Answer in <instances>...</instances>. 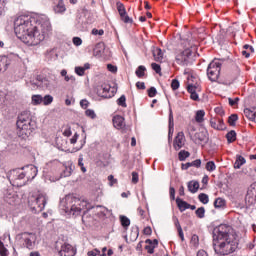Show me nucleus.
<instances>
[{"label": "nucleus", "instance_id": "f257e3e1", "mask_svg": "<svg viewBox=\"0 0 256 256\" xmlns=\"http://www.w3.org/2000/svg\"><path fill=\"white\" fill-rule=\"evenodd\" d=\"M14 32L25 45H40L51 33V22L47 16L33 18L21 15L14 20Z\"/></svg>", "mask_w": 256, "mask_h": 256}, {"label": "nucleus", "instance_id": "f03ea898", "mask_svg": "<svg viewBox=\"0 0 256 256\" xmlns=\"http://www.w3.org/2000/svg\"><path fill=\"white\" fill-rule=\"evenodd\" d=\"M17 129H18V137H21V139H28L33 131H35V121L31 118V112L30 111H23L18 116V120L16 122Z\"/></svg>", "mask_w": 256, "mask_h": 256}, {"label": "nucleus", "instance_id": "7ed1b4c3", "mask_svg": "<svg viewBox=\"0 0 256 256\" xmlns=\"http://www.w3.org/2000/svg\"><path fill=\"white\" fill-rule=\"evenodd\" d=\"M89 203L87 200H81L73 195H67L64 201V211L68 213V215H73L77 217L81 215V211L85 209H91L88 207Z\"/></svg>", "mask_w": 256, "mask_h": 256}, {"label": "nucleus", "instance_id": "20e7f679", "mask_svg": "<svg viewBox=\"0 0 256 256\" xmlns=\"http://www.w3.org/2000/svg\"><path fill=\"white\" fill-rule=\"evenodd\" d=\"M235 238L233 228L227 224H220L213 230V243H220L222 241H231Z\"/></svg>", "mask_w": 256, "mask_h": 256}, {"label": "nucleus", "instance_id": "39448f33", "mask_svg": "<svg viewBox=\"0 0 256 256\" xmlns=\"http://www.w3.org/2000/svg\"><path fill=\"white\" fill-rule=\"evenodd\" d=\"M213 247L216 255L226 256L235 253L239 248V243L237 242V239L226 240L222 242H214Z\"/></svg>", "mask_w": 256, "mask_h": 256}, {"label": "nucleus", "instance_id": "423d86ee", "mask_svg": "<svg viewBox=\"0 0 256 256\" xmlns=\"http://www.w3.org/2000/svg\"><path fill=\"white\" fill-rule=\"evenodd\" d=\"M28 205L35 213H41L45 209V205H47V194L40 193L36 198H30Z\"/></svg>", "mask_w": 256, "mask_h": 256}, {"label": "nucleus", "instance_id": "0eeeda50", "mask_svg": "<svg viewBox=\"0 0 256 256\" xmlns=\"http://www.w3.org/2000/svg\"><path fill=\"white\" fill-rule=\"evenodd\" d=\"M221 60L214 59L209 63L207 68V75L210 81H217L221 74Z\"/></svg>", "mask_w": 256, "mask_h": 256}, {"label": "nucleus", "instance_id": "6e6552de", "mask_svg": "<svg viewBox=\"0 0 256 256\" xmlns=\"http://www.w3.org/2000/svg\"><path fill=\"white\" fill-rule=\"evenodd\" d=\"M115 93H117V89L112 88L111 90V86L108 84H102L97 87V95L103 99H111V97H115Z\"/></svg>", "mask_w": 256, "mask_h": 256}, {"label": "nucleus", "instance_id": "1a4fd4ad", "mask_svg": "<svg viewBox=\"0 0 256 256\" xmlns=\"http://www.w3.org/2000/svg\"><path fill=\"white\" fill-rule=\"evenodd\" d=\"M37 87L41 89H47L48 91H53L55 89V79L54 78H46L42 76H37Z\"/></svg>", "mask_w": 256, "mask_h": 256}, {"label": "nucleus", "instance_id": "9d476101", "mask_svg": "<svg viewBox=\"0 0 256 256\" xmlns=\"http://www.w3.org/2000/svg\"><path fill=\"white\" fill-rule=\"evenodd\" d=\"M191 55V50L189 48H186L184 51L176 55V63L178 65H181L182 67L189 65V63H191Z\"/></svg>", "mask_w": 256, "mask_h": 256}, {"label": "nucleus", "instance_id": "9b49d317", "mask_svg": "<svg viewBox=\"0 0 256 256\" xmlns=\"http://www.w3.org/2000/svg\"><path fill=\"white\" fill-rule=\"evenodd\" d=\"M8 179H11V181H13L14 183H19V181H23V184H25L27 181L23 168L11 170Z\"/></svg>", "mask_w": 256, "mask_h": 256}, {"label": "nucleus", "instance_id": "f8f14e48", "mask_svg": "<svg viewBox=\"0 0 256 256\" xmlns=\"http://www.w3.org/2000/svg\"><path fill=\"white\" fill-rule=\"evenodd\" d=\"M116 7L120 15V19L123 21V23H133V19L127 15V10L125 9V5L123 3L117 2Z\"/></svg>", "mask_w": 256, "mask_h": 256}, {"label": "nucleus", "instance_id": "ddd939ff", "mask_svg": "<svg viewBox=\"0 0 256 256\" xmlns=\"http://www.w3.org/2000/svg\"><path fill=\"white\" fill-rule=\"evenodd\" d=\"M58 253L60 256H75L77 255V249L69 243H64L61 245V249Z\"/></svg>", "mask_w": 256, "mask_h": 256}, {"label": "nucleus", "instance_id": "4468645a", "mask_svg": "<svg viewBox=\"0 0 256 256\" xmlns=\"http://www.w3.org/2000/svg\"><path fill=\"white\" fill-rule=\"evenodd\" d=\"M37 241V234L24 233V245L27 249H35V243Z\"/></svg>", "mask_w": 256, "mask_h": 256}, {"label": "nucleus", "instance_id": "2eb2a0df", "mask_svg": "<svg viewBox=\"0 0 256 256\" xmlns=\"http://www.w3.org/2000/svg\"><path fill=\"white\" fill-rule=\"evenodd\" d=\"M24 170V175L26 177V181H33L35 177H37L38 169L35 165H28L22 168Z\"/></svg>", "mask_w": 256, "mask_h": 256}, {"label": "nucleus", "instance_id": "dca6fc26", "mask_svg": "<svg viewBox=\"0 0 256 256\" xmlns=\"http://www.w3.org/2000/svg\"><path fill=\"white\" fill-rule=\"evenodd\" d=\"M185 145V134L183 132H178L174 139L173 147L175 151H179Z\"/></svg>", "mask_w": 256, "mask_h": 256}, {"label": "nucleus", "instance_id": "f3484780", "mask_svg": "<svg viewBox=\"0 0 256 256\" xmlns=\"http://www.w3.org/2000/svg\"><path fill=\"white\" fill-rule=\"evenodd\" d=\"M246 203L248 205H255L256 203V189L253 187L248 188L246 197H245Z\"/></svg>", "mask_w": 256, "mask_h": 256}, {"label": "nucleus", "instance_id": "a211bd4d", "mask_svg": "<svg viewBox=\"0 0 256 256\" xmlns=\"http://www.w3.org/2000/svg\"><path fill=\"white\" fill-rule=\"evenodd\" d=\"M210 125L213 129H216L217 131L225 130V123L221 118H212L210 120Z\"/></svg>", "mask_w": 256, "mask_h": 256}, {"label": "nucleus", "instance_id": "6ab92c4d", "mask_svg": "<svg viewBox=\"0 0 256 256\" xmlns=\"http://www.w3.org/2000/svg\"><path fill=\"white\" fill-rule=\"evenodd\" d=\"M112 121L115 129H123L125 127V118L123 116L116 115Z\"/></svg>", "mask_w": 256, "mask_h": 256}, {"label": "nucleus", "instance_id": "aec40b11", "mask_svg": "<svg viewBox=\"0 0 256 256\" xmlns=\"http://www.w3.org/2000/svg\"><path fill=\"white\" fill-rule=\"evenodd\" d=\"M105 53V43L99 42L95 45L93 50L94 57H101Z\"/></svg>", "mask_w": 256, "mask_h": 256}, {"label": "nucleus", "instance_id": "412c9836", "mask_svg": "<svg viewBox=\"0 0 256 256\" xmlns=\"http://www.w3.org/2000/svg\"><path fill=\"white\" fill-rule=\"evenodd\" d=\"M9 65H11V60L7 56H0V73L7 71Z\"/></svg>", "mask_w": 256, "mask_h": 256}, {"label": "nucleus", "instance_id": "4be33fe9", "mask_svg": "<svg viewBox=\"0 0 256 256\" xmlns=\"http://www.w3.org/2000/svg\"><path fill=\"white\" fill-rule=\"evenodd\" d=\"M67 11V7H65V2L63 0H59L56 5H54V13L62 15Z\"/></svg>", "mask_w": 256, "mask_h": 256}, {"label": "nucleus", "instance_id": "5701e85b", "mask_svg": "<svg viewBox=\"0 0 256 256\" xmlns=\"http://www.w3.org/2000/svg\"><path fill=\"white\" fill-rule=\"evenodd\" d=\"M175 123L173 120V110L170 109L169 113V132H168V137L171 139L173 137V131H174Z\"/></svg>", "mask_w": 256, "mask_h": 256}, {"label": "nucleus", "instance_id": "b1692460", "mask_svg": "<svg viewBox=\"0 0 256 256\" xmlns=\"http://www.w3.org/2000/svg\"><path fill=\"white\" fill-rule=\"evenodd\" d=\"M247 161L245 160V158L241 155H238L236 157V161L234 163V169H241V167H243V165H245Z\"/></svg>", "mask_w": 256, "mask_h": 256}, {"label": "nucleus", "instance_id": "393cba45", "mask_svg": "<svg viewBox=\"0 0 256 256\" xmlns=\"http://www.w3.org/2000/svg\"><path fill=\"white\" fill-rule=\"evenodd\" d=\"M188 191L190 193H197L199 191V183L197 181L188 182Z\"/></svg>", "mask_w": 256, "mask_h": 256}, {"label": "nucleus", "instance_id": "a878e982", "mask_svg": "<svg viewBox=\"0 0 256 256\" xmlns=\"http://www.w3.org/2000/svg\"><path fill=\"white\" fill-rule=\"evenodd\" d=\"M176 203L181 212L186 211V209H189V203L185 202L181 198H177Z\"/></svg>", "mask_w": 256, "mask_h": 256}, {"label": "nucleus", "instance_id": "bb28decb", "mask_svg": "<svg viewBox=\"0 0 256 256\" xmlns=\"http://www.w3.org/2000/svg\"><path fill=\"white\" fill-rule=\"evenodd\" d=\"M153 57L155 61H157L158 63H161V61H163V51L160 48H156L153 51Z\"/></svg>", "mask_w": 256, "mask_h": 256}, {"label": "nucleus", "instance_id": "cd10ccee", "mask_svg": "<svg viewBox=\"0 0 256 256\" xmlns=\"http://www.w3.org/2000/svg\"><path fill=\"white\" fill-rule=\"evenodd\" d=\"M226 201L223 198H217L214 201V207L215 209H225Z\"/></svg>", "mask_w": 256, "mask_h": 256}, {"label": "nucleus", "instance_id": "c85d7f7f", "mask_svg": "<svg viewBox=\"0 0 256 256\" xmlns=\"http://www.w3.org/2000/svg\"><path fill=\"white\" fill-rule=\"evenodd\" d=\"M31 101L32 105H41V103H43V96L40 94L32 95Z\"/></svg>", "mask_w": 256, "mask_h": 256}, {"label": "nucleus", "instance_id": "c756f323", "mask_svg": "<svg viewBox=\"0 0 256 256\" xmlns=\"http://www.w3.org/2000/svg\"><path fill=\"white\" fill-rule=\"evenodd\" d=\"M226 139L228 143H233L237 140V132L235 130H231L226 134Z\"/></svg>", "mask_w": 256, "mask_h": 256}, {"label": "nucleus", "instance_id": "7c9ffc66", "mask_svg": "<svg viewBox=\"0 0 256 256\" xmlns=\"http://www.w3.org/2000/svg\"><path fill=\"white\" fill-rule=\"evenodd\" d=\"M19 198L17 197V195L13 194H9L5 197V201L8 202L9 205H15V203H17V200Z\"/></svg>", "mask_w": 256, "mask_h": 256}, {"label": "nucleus", "instance_id": "2f4dec72", "mask_svg": "<svg viewBox=\"0 0 256 256\" xmlns=\"http://www.w3.org/2000/svg\"><path fill=\"white\" fill-rule=\"evenodd\" d=\"M205 117V111L204 110H198L196 112L195 120L197 123H203Z\"/></svg>", "mask_w": 256, "mask_h": 256}, {"label": "nucleus", "instance_id": "473e14b6", "mask_svg": "<svg viewBox=\"0 0 256 256\" xmlns=\"http://www.w3.org/2000/svg\"><path fill=\"white\" fill-rule=\"evenodd\" d=\"M244 115L250 121H254V119H255V112H253V110H251L249 108L244 109Z\"/></svg>", "mask_w": 256, "mask_h": 256}, {"label": "nucleus", "instance_id": "72a5a7b5", "mask_svg": "<svg viewBox=\"0 0 256 256\" xmlns=\"http://www.w3.org/2000/svg\"><path fill=\"white\" fill-rule=\"evenodd\" d=\"M205 169L209 173H213V171H215V169H217V165H215V162H213V161H208L206 163Z\"/></svg>", "mask_w": 256, "mask_h": 256}, {"label": "nucleus", "instance_id": "f704fd0d", "mask_svg": "<svg viewBox=\"0 0 256 256\" xmlns=\"http://www.w3.org/2000/svg\"><path fill=\"white\" fill-rule=\"evenodd\" d=\"M120 222L122 227H124V229H127V227H129V225H131V220H129V218H127V216H120Z\"/></svg>", "mask_w": 256, "mask_h": 256}, {"label": "nucleus", "instance_id": "c9c22d12", "mask_svg": "<svg viewBox=\"0 0 256 256\" xmlns=\"http://www.w3.org/2000/svg\"><path fill=\"white\" fill-rule=\"evenodd\" d=\"M191 153H189L188 151L185 150H181L178 153V159L179 161H185V159H187L188 157H190Z\"/></svg>", "mask_w": 256, "mask_h": 256}, {"label": "nucleus", "instance_id": "e433bc0d", "mask_svg": "<svg viewBox=\"0 0 256 256\" xmlns=\"http://www.w3.org/2000/svg\"><path fill=\"white\" fill-rule=\"evenodd\" d=\"M198 199H199L200 203H203V205H207V203H209V195H207L205 193H200L198 195Z\"/></svg>", "mask_w": 256, "mask_h": 256}, {"label": "nucleus", "instance_id": "4c0bfd02", "mask_svg": "<svg viewBox=\"0 0 256 256\" xmlns=\"http://www.w3.org/2000/svg\"><path fill=\"white\" fill-rule=\"evenodd\" d=\"M239 116L237 114H231L228 118V123L231 127H235V123H237Z\"/></svg>", "mask_w": 256, "mask_h": 256}, {"label": "nucleus", "instance_id": "58836bf2", "mask_svg": "<svg viewBox=\"0 0 256 256\" xmlns=\"http://www.w3.org/2000/svg\"><path fill=\"white\" fill-rule=\"evenodd\" d=\"M51 103H53V96L47 94L44 97H42V104L47 106V105H51Z\"/></svg>", "mask_w": 256, "mask_h": 256}, {"label": "nucleus", "instance_id": "ea45409f", "mask_svg": "<svg viewBox=\"0 0 256 256\" xmlns=\"http://www.w3.org/2000/svg\"><path fill=\"white\" fill-rule=\"evenodd\" d=\"M145 71H147V68H145V66L141 65L137 68L136 70V75L141 78V77H145Z\"/></svg>", "mask_w": 256, "mask_h": 256}, {"label": "nucleus", "instance_id": "a19ab883", "mask_svg": "<svg viewBox=\"0 0 256 256\" xmlns=\"http://www.w3.org/2000/svg\"><path fill=\"white\" fill-rule=\"evenodd\" d=\"M198 219H203L205 217V207H200L195 212Z\"/></svg>", "mask_w": 256, "mask_h": 256}, {"label": "nucleus", "instance_id": "79ce46f5", "mask_svg": "<svg viewBox=\"0 0 256 256\" xmlns=\"http://www.w3.org/2000/svg\"><path fill=\"white\" fill-rule=\"evenodd\" d=\"M0 255L1 256H9V250H7V248H5V245L2 243L1 240H0Z\"/></svg>", "mask_w": 256, "mask_h": 256}, {"label": "nucleus", "instance_id": "37998d69", "mask_svg": "<svg viewBox=\"0 0 256 256\" xmlns=\"http://www.w3.org/2000/svg\"><path fill=\"white\" fill-rule=\"evenodd\" d=\"M127 98L125 97V95H122L118 100H117V105H119L120 107H127Z\"/></svg>", "mask_w": 256, "mask_h": 256}, {"label": "nucleus", "instance_id": "c03bdc74", "mask_svg": "<svg viewBox=\"0 0 256 256\" xmlns=\"http://www.w3.org/2000/svg\"><path fill=\"white\" fill-rule=\"evenodd\" d=\"M72 171L73 169H71V167H65L61 173V177H71Z\"/></svg>", "mask_w": 256, "mask_h": 256}, {"label": "nucleus", "instance_id": "a18cd8bd", "mask_svg": "<svg viewBox=\"0 0 256 256\" xmlns=\"http://www.w3.org/2000/svg\"><path fill=\"white\" fill-rule=\"evenodd\" d=\"M78 165H79V167H81L82 173H87V168H85V166L83 164V155L82 154L78 158Z\"/></svg>", "mask_w": 256, "mask_h": 256}, {"label": "nucleus", "instance_id": "49530a36", "mask_svg": "<svg viewBox=\"0 0 256 256\" xmlns=\"http://www.w3.org/2000/svg\"><path fill=\"white\" fill-rule=\"evenodd\" d=\"M131 239H133V241H136L137 237H139V228L135 227L133 228L131 234H130Z\"/></svg>", "mask_w": 256, "mask_h": 256}, {"label": "nucleus", "instance_id": "de8ad7c7", "mask_svg": "<svg viewBox=\"0 0 256 256\" xmlns=\"http://www.w3.org/2000/svg\"><path fill=\"white\" fill-rule=\"evenodd\" d=\"M75 73L79 75V77H83V75H85V69L81 66H77L75 67Z\"/></svg>", "mask_w": 256, "mask_h": 256}, {"label": "nucleus", "instance_id": "09e8293b", "mask_svg": "<svg viewBox=\"0 0 256 256\" xmlns=\"http://www.w3.org/2000/svg\"><path fill=\"white\" fill-rule=\"evenodd\" d=\"M85 115L86 117H90V119H95L97 117V115L95 114V111L92 109H87L85 111Z\"/></svg>", "mask_w": 256, "mask_h": 256}, {"label": "nucleus", "instance_id": "8fccbe9b", "mask_svg": "<svg viewBox=\"0 0 256 256\" xmlns=\"http://www.w3.org/2000/svg\"><path fill=\"white\" fill-rule=\"evenodd\" d=\"M228 103L230 107H235V105H238L239 103V97H236L234 99L228 98Z\"/></svg>", "mask_w": 256, "mask_h": 256}, {"label": "nucleus", "instance_id": "3c124183", "mask_svg": "<svg viewBox=\"0 0 256 256\" xmlns=\"http://www.w3.org/2000/svg\"><path fill=\"white\" fill-rule=\"evenodd\" d=\"M187 91L188 93L193 94V93H197V86L193 85V84H189L187 86Z\"/></svg>", "mask_w": 256, "mask_h": 256}, {"label": "nucleus", "instance_id": "603ef678", "mask_svg": "<svg viewBox=\"0 0 256 256\" xmlns=\"http://www.w3.org/2000/svg\"><path fill=\"white\" fill-rule=\"evenodd\" d=\"M179 80L177 79H173L172 82H171V87L173 89V91H177V89H179Z\"/></svg>", "mask_w": 256, "mask_h": 256}, {"label": "nucleus", "instance_id": "864d4df0", "mask_svg": "<svg viewBox=\"0 0 256 256\" xmlns=\"http://www.w3.org/2000/svg\"><path fill=\"white\" fill-rule=\"evenodd\" d=\"M151 67H152L153 71H155V73H157V74L161 73V65H159L157 63H152Z\"/></svg>", "mask_w": 256, "mask_h": 256}, {"label": "nucleus", "instance_id": "5fc2aeb1", "mask_svg": "<svg viewBox=\"0 0 256 256\" xmlns=\"http://www.w3.org/2000/svg\"><path fill=\"white\" fill-rule=\"evenodd\" d=\"M132 183H134V185H137V183H139V173L132 172Z\"/></svg>", "mask_w": 256, "mask_h": 256}, {"label": "nucleus", "instance_id": "6e6d98bb", "mask_svg": "<svg viewBox=\"0 0 256 256\" xmlns=\"http://www.w3.org/2000/svg\"><path fill=\"white\" fill-rule=\"evenodd\" d=\"M155 95H157V88L156 87H151L148 90V96L149 97H155Z\"/></svg>", "mask_w": 256, "mask_h": 256}, {"label": "nucleus", "instance_id": "4d7b16f0", "mask_svg": "<svg viewBox=\"0 0 256 256\" xmlns=\"http://www.w3.org/2000/svg\"><path fill=\"white\" fill-rule=\"evenodd\" d=\"M145 249L150 255H153V253H155V246L153 245H146Z\"/></svg>", "mask_w": 256, "mask_h": 256}, {"label": "nucleus", "instance_id": "13d9d810", "mask_svg": "<svg viewBox=\"0 0 256 256\" xmlns=\"http://www.w3.org/2000/svg\"><path fill=\"white\" fill-rule=\"evenodd\" d=\"M191 167H197V169H199V167H201V159H196L192 162H190Z\"/></svg>", "mask_w": 256, "mask_h": 256}, {"label": "nucleus", "instance_id": "bf43d9fd", "mask_svg": "<svg viewBox=\"0 0 256 256\" xmlns=\"http://www.w3.org/2000/svg\"><path fill=\"white\" fill-rule=\"evenodd\" d=\"M80 107H82V109H87V107H89V101L87 99L81 100Z\"/></svg>", "mask_w": 256, "mask_h": 256}, {"label": "nucleus", "instance_id": "052dcab7", "mask_svg": "<svg viewBox=\"0 0 256 256\" xmlns=\"http://www.w3.org/2000/svg\"><path fill=\"white\" fill-rule=\"evenodd\" d=\"M73 43H74V45H76V47H79V45H82L83 40H81V38H79V37H74Z\"/></svg>", "mask_w": 256, "mask_h": 256}, {"label": "nucleus", "instance_id": "680f3d73", "mask_svg": "<svg viewBox=\"0 0 256 256\" xmlns=\"http://www.w3.org/2000/svg\"><path fill=\"white\" fill-rule=\"evenodd\" d=\"M107 69H108V71H110L111 73H117V66H114L113 64H108V65H107Z\"/></svg>", "mask_w": 256, "mask_h": 256}, {"label": "nucleus", "instance_id": "e2e57ef3", "mask_svg": "<svg viewBox=\"0 0 256 256\" xmlns=\"http://www.w3.org/2000/svg\"><path fill=\"white\" fill-rule=\"evenodd\" d=\"M105 34V31L103 29H100V30H97V29H93L92 30V35H104Z\"/></svg>", "mask_w": 256, "mask_h": 256}, {"label": "nucleus", "instance_id": "0e129e2a", "mask_svg": "<svg viewBox=\"0 0 256 256\" xmlns=\"http://www.w3.org/2000/svg\"><path fill=\"white\" fill-rule=\"evenodd\" d=\"M64 80H65L67 83H69V81H71V83H75V76H73V75H71V76L66 75V76L64 77Z\"/></svg>", "mask_w": 256, "mask_h": 256}, {"label": "nucleus", "instance_id": "69168bd1", "mask_svg": "<svg viewBox=\"0 0 256 256\" xmlns=\"http://www.w3.org/2000/svg\"><path fill=\"white\" fill-rule=\"evenodd\" d=\"M169 193H170V199H171L172 201H175V188L170 187V188H169Z\"/></svg>", "mask_w": 256, "mask_h": 256}, {"label": "nucleus", "instance_id": "338daca9", "mask_svg": "<svg viewBox=\"0 0 256 256\" xmlns=\"http://www.w3.org/2000/svg\"><path fill=\"white\" fill-rule=\"evenodd\" d=\"M190 99H192V101H199V94H197V92L190 94Z\"/></svg>", "mask_w": 256, "mask_h": 256}, {"label": "nucleus", "instance_id": "774afa93", "mask_svg": "<svg viewBox=\"0 0 256 256\" xmlns=\"http://www.w3.org/2000/svg\"><path fill=\"white\" fill-rule=\"evenodd\" d=\"M196 256H209L205 250H199Z\"/></svg>", "mask_w": 256, "mask_h": 256}]
</instances>
